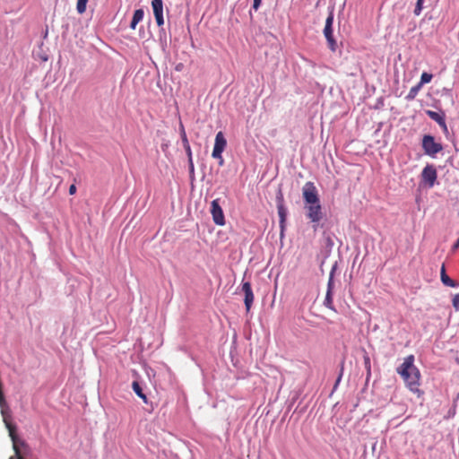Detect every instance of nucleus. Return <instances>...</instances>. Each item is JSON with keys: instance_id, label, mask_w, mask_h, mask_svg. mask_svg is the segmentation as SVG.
I'll return each instance as SVG.
<instances>
[{"instance_id": "4", "label": "nucleus", "mask_w": 459, "mask_h": 459, "mask_svg": "<svg viewBox=\"0 0 459 459\" xmlns=\"http://www.w3.org/2000/svg\"><path fill=\"white\" fill-rule=\"evenodd\" d=\"M226 145H227V141L224 137L223 133L221 131L218 132L215 136V142H214V146H213L212 156V158L219 160V164L221 166L223 165V162H224L221 154H222L223 151L225 150Z\"/></svg>"}, {"instance_id": "25", "label": "nucleus", "mask_w": 459, "mask_h": 459, "mask_svg": "<svg viewBox=\"0 0 459 459\" xmlns=\"http://www.w3.org/2000/svg\"><path fill=\"white\" fill-rule=\"evenodd\" d=\"M276 201H277V205L284 204L283 195L281 190L277 194Z\"/></svg>"}, {"instance_id": "14", "label": "nucleus", "mask_w": 459, "mask_h": 459, "mask_svg": "<svg viewBox=\"0 0 459 459\" xmlns=\"http://www.w3.org/2000/svg\"><path fill=\"white\" fill-rule=\"evenodd\" d=\"M440 278L443 284L449 287H455V282L446 274L445 264L442 265L440 270Z\"/></svg>"}, {"instance_id": "7", "label": "nucleus", "mask_w": 459, "mask_h": 459, "mask_svg": "<svg viewBox=\"0 0 459 459\" xmlns=\"http://www.w3.org/2000/svg\"><path fill=\"white\" fill-rule=\"evenodd\" d=\"M437 173L433 165H427L421 172V180L429 187H432L437 180Z\"/></svg>"}, {"instance_id": "30", "label": "nucleus", "mask_w": 459, "mask_h": 459, "mask_svg": "<svg viewBox=\"0 0 459 459\" xmlns=\"http://www.w3.org/2000/svg\"><path fill=\"white\" fill-rule=\"evenodd\" d=\"M342 370L341 371L340 376H339V377H338V378H337V380H336V383H335V385H334V387H336V386L338 385V384L340 383V381H341V377H342Z\"/></svg>"}, {"instance_id": "15", "label": "nucleus", "mask_w": 459, "mask_h": 459, "mask_svg": "<svg viewBox=\"0 0 459 459\" xmlns=\"http://www.w3.org/2000/svg\"><path fill=\"white\" fill-rule=\"evenodd\" d=\"M133 390L134 393L141 398L144 403H147V397L143 394V389L140 385V384L137 381H134L132 384Z\"/></svg>"}, {"instance_id": "18", "label": "nucleus", "mask_w": 459, "mask_h": 459, "mask_svg": "<svg viewBox=\"0 0 459 459\" xmlns=\"http://www.w3.org/2000/svg\"><path fill=\"white\" fill-rule=\"evenodd\" d=\"M432 74H429V73H426L424 72L421 76H420V82L419 84H420V86H422L423 84L425 83H429L430 82V81L432 80Z\"/></svg>"}, {"instance_id": "9", "label": "nucleus", "mask_w": 459, "mask_h": 459, "mask_svg": "<svg viewBox=\"0 0 459 459\" xmlns=\"http://www.w3.org/2000/svg\"><path fill=\"white\" fill-rule=\"evenodd\" d=\"M242 291L245 295L244 303L246 310L247 312H249L255 299L251 283L249 281H245L242 283Z\"/></svg>"}, {"instance_id": "12", "label": "nucleus", "mask_w": 459, "mask_h": 459, "mask_svg": "<svg viewBox=\"0 0 459 459\" xmlns=\"http://www.w3.org/2000/svg\"><path fill=\"white\" fill-rule=\"evenodd\" d=\"M277 211H278V215L280 218V227L281 229V231H283L284 228H285V221H286V217H287V209L284 206V204H280V205H277Z\"/></svg>"}, {"instance_id": "22", "label": "nucleus", "mask_w": 459, "mask_h": 459, "mask_svg": "<svg viewBox=\"0 0 459 459\" xmlns=\"http://www.w3.org/2000/svg\"><path fill=\"white\" fill-rule=\"evenodd\" d=\"M181 139H182V142H183V145H186L189 143L188 140H187V137H186V131H185V128L183 126H181Z\"/></svg>"}, {"instance_id": "27", "label": "nucleus", "mask_w": 459, "mask_h": 459, "mask_svg": "<svg viewBox=\"0 0 459 459\" xmlns=\"http://www.w3.org/2000/svg\"><path fill=\"white\" fill-rule=\"evenodd\" d=\"M262 3V0H254L253 8L257 10Z\"/></svg>"}, {"instance_id": "28", "label": "nucleus", "mask_w": 459, "mask_h": 459, "mask_svg": "<svg viewBox=\"0 0 459 459\" xmlns=\"http://www.w3.org/2000/svg\"><path fill=\"white\" fill-rule=\"evenodd\" d=\"M75 193H76V186H75V185L73 184L69 187V194L74 195Z\"/></svg>"}, {"instance_id": "17", "label": "nucleus", "mask_w": 459, "mask_h": 459, "mask_svg": "<svg viewBox=\"0 0 459 459\" xmlns=\"http://www.w3.org/2000/svg\"><path fill=\"white\" fill-rule=\"evenodd\" d=\"M88 0H78L76 4V9L79 13H83L86 11Z\"/></svg>"}, {"instance_id": "31", "label": "nucleus", "mask_w": 459, "mask_h": 459, "mask_svg": "<svg viewBox=\"0 0 459 459\" xmlns=\"http://www.w3.org/2000/svg\"><path fill=\"white\" fill-rule=\"evenodd\" d=\"M455 362L459 365V356L455 358Z\"/></svg>"}, {"instance_id": "19", "label": "nucleus", "mask_w": 459, "mask_h": 459, "mask_svg": "<svg viewBox=\"0 0 459 459\" xmlns=\"http://www.w3.org/2000/svg\"><path fill=\"white\" fill-rule=\"evenodd\" d=\"M423 3L424 0H417L415 9L413 12L416 16H419L421 13V11L423 9Z\"/></svg>"}, {"instance_id": "3", "label": "nucleus", "mask_w": 459, "mask_h": 459, "mask_svg": "<svg viewBox=\"0 0 459 459\" xmlns=\"http://www.w3.org/2000/svg\"><path fill=\"white\" fill-rule=\"evenodd\" d=\"M6 429H8L9 436L13 442V448L14 450V456L10 459H24V456L29 453L30 448L26 442L18 437L16 434V427L11 421V416H4L3 419Z\"/></svg>"}, {"instance_id": "8", "label": "nucleus", "mask_w": 459, "mask_h": 459, "mask_svg": "<svg viewBox=\"0 0 459 459\" xmlns=\"http://www.w3.org/2000/svg\"><path fill=\"white\" fill-rule=\"evenodd\" d=\"M211 213L212 215V220L215 224L219 226H223L225 224L223 211L219 204L218 199H215L212 202Z\"/></svg>"}, {"instance_id": "21", "label": "nucleus", "mask_w": 459, "mask_h": 459, "mask_svg": "<svg viewBox=\"0 0 459 459\" xmlns=\"http://www.w3.org/2000/svg\"><path fill=\"white\" fill-rule=\"evenodd\" d=\"M363 359L365 368H367L368 371V376H369L371 374L370 358L367 353H365Z\"/></svg>"}, {"instance_id": "5", "label": "nucleus", "mask_w": 459, "mask_h": 459, "mask_svg": "<svg viewBox=\"0 0 459 459\" xmlns=\"http://www.w3.org/2000/svg\"><path fill=\"white\" fill-rule=\"evenodd\" d=\"M333 12H331L325 20V25L324 28V35L327 40L329 48L333 52H334L337 49V43H336V40L333 39Z\"/></svg>"}, {"instance_id": "10", "label": "nucleus", "mask_w": 459, "mask_h": 459, "mask_svg": "<svg viewBox=\"0 0 459 459\" xmlns=\"http://www.w3.org/2000/svg\"><path fill=\"white\" fill-rule=\"evenodd\" d=\"M152 7L153 10V14L159 27L164 24L163 19V2L162 0H152Z\"/></svg>"}, {"instance_id": "1", "label": "nucleus", "mask_w": 459, "mask_h": 459, "mask_svg": "<svg viewBox=\"0 0 459 459\" xmlns=\"http://www.w3.org/2000/svg\"><path fill=\"white\" fill-rule=\"evenodd\" d=\"M307 218L313 223H318L323 219L322 206L318 191L313 182H307L302 188Z\"/></svg>"}, {"instance_id": "24", "label": "nucleus", "mask_w": 459, "mask_h": 459, "mask_svg": "<svg viewBox=\"0 0 459 459\" xmlns=\"http://www.w3.org/2000/svg\"><path fill=\"white\" fill-rule=\"evenodd\" d=\"M188 169H189V174L192 178L195 176V165L193 162V159L188 160Z\"/></svg>"}, {"instance_id": "16", "label": "nucleus", "mask_w": 459, "mask_h": 459, "mask_svg": "<svg viewBox=\"0 0 459 459\" xmlns=\"http://www.w3.org/2000/svg\"><path fill=\"white\" fill-rule=\"evenodd\" d=\"M427 114L431 119L437 122L439 125L446 126L445 120H444L443 117L440 116L438 113H437L435 111L428 110Z\"/></svg>"}, {"instance_id": "26", "label": "nucleus", "mask_w": 459, "mask_h": 459, "mask_svg": "<svg viewBox=\"0 0 459 459\" xmlns=\"http://www.w3.org/2000/svg\"><path fill=\"white\" fill-rule=\"evenodd\" d=\"M185 150H186V155H187V159L190 160V159H193L192 158V151H191V147H190V144H186V145H183Z\"/></svg>"}, {"instance_id": "20", "label": "nucleus", "mask_w": 459, "mask_h": 459, "mask_svg": "<svg viewBox=\"0 0 459 459\" xmlns=\"http://www.w3.org/2000/svg\"><path fill=\"white\" fill-rule=\"evenodd\" d=\"M420 87H421V86H420V84H418L417 86L412 87V88L410 90V91H409V93H408V95H407V99H408V100H412V99H414V98H415V96L417 95L418 91L420 90Z\"/></svg>"}, {"instance_id": "13", "label": "nucleus", "mask_w": 459, "mask_h": 459, "mask_svg": "<svg viewBox=\"0 0 459 459\" xmlns=\"http://www.w3.org/2000/svg\"><path fill=\"white\" fill-rule=\"evenodd\" d=\"M143 9H137L134 11L131 23L130 28L132 30H135L136 25L143 19Z\"/></svg>"}, {"instance_id": "2", "label": "nucleus", "mask_w": 459, "mask_h": 459, "mask_svg": "<svg viewBox=\"0 0 459 459\" xmlns=\"http://www.w3.org/2000/svg\"><path fill=\"white\" fill-rule=\"evenodd\" d=\"M396 371L411 392L417 394L419 397L423 394L420 389L421 375L419 368L414 365L413 355L407 356Z\"/></svg>"}, {"instance_id": "11", "label": "nucleus", "mask_w": 459, "mask_h": 459, "mask_svg": "<svg viewBox=\"0 0 459 459\" xmlns=\"http://www.w3.org/2000/svg\"><path fill=\"white\" fill-rule=\"evenodd\" d=\"M324 304L326 307L330 309H333V280L330 278L327 286V292L325 296V299Z\"/></svg>"}, {"instance_id": "6", "label": "nucleus", "mask_w": 459, "mask_h": 459, "mask_svg": "<svg viewBox=\"0 0 459 459\" xmlns=\"http://www.w3.org/2000/svg\"><path fill=\"white\" fill-rule=\"evenodd\" d=\"M422 148L426 154L432 157L443 149L442 145L436 143L434 137L431 135H424L422 139Z\"/></svg>"}, {"instance_id": "29", "label": "nucleus", "mask_w": 459, "mask_h": 459, "mask_svg": "<svg viewBox=\"0 0 459 459\" xmlns=\"http://www.w3.org/2000/svg\"><path fill=\"white\" fill-rule=\"evenodd\" d=\"M459 248V238L456 240V242L454 244L452 250L455 251Z\"/></svg>"}, {"instance_id": "23", "label": "nucleus", "mask_w": 459, "mask_h": 459, "mask_svg": "<svg viewBox=\"0 0 459 459\" xmlns=\"http://www.w3.org/2000/svg\"><path fill=\"white\" fill-rule=\"evenodd\" d=\"M452 303L455 309L459 311V293L454 296Z\"/></svg>"}]
</instances>
